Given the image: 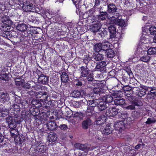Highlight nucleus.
Wrapping results in <instances>:
<instances>
[{
  "instance_id": "obj_64",
  "label": "nucleus",
  "mask_w": 156,
  "mask_h": 156,
  "mask_svg": "<svg viewBox=\"0 0 156 156\" xmlns=\"http://www.w3.org/2000/svg\"><path fill=\"white\" fill-rule=\"evenodd\" d=\"M141 145V144H139L136 145L135 147V148L136 149H138L140 148V146Z\"/></svg>"
},
{
  "instance_id": "obj_14",
  "label": "nucleus",
  "mask_w": 156,
  "mask_h": 156,
  "mask_svg": "<svg viewBox=\"0 0 156 156\" xmlns=\"http://www.w3.org/2000/svg\"><path fill=\"white\" fill-rule=\"evenodd\" d=\"M47 128L50 130L54 131L57 128V125L55 121H48L47 124Z\"/></svg>"
},
{
  "instance_id": "obj_28",
  "label": "nucleus",
  "mask_w": 156,
  "mask_h": 156,
  "mask_svg": "<svg viewBox=\"0 0 156 156\" xmlns=\"http://www.w3.org/2000/svg\"><path fill=\"white\" fill-rule=\"evenodd\" d=\"M108 49V48L107 50H105L106 51L105 52L104 51V52L106 53V56L108 58H113L115 56V54L114 50L112 49Z\"/></svg>"
},
{
  "instance_id": "obj_40",
  "label": "nucleus",
  "mask_w": 156,
  "mask_h": 156,
  "mask_svg": "<svg viewBox=\"0 0 156 156\" xmlns=\"http://www.w3.org/2000/svg\"><path fill=\"white\" fill-rule=\"evenodd\" d=\"M80 91L77 90H74L71 94L72 96L75 98L80 97Z\"/></svg>"
},
{
  "instance_id": "obj_32",
  "label": "nucleus",
  "mask_w": 156,
  "mask_h": 156,
  "mask_svg": "<svg viewBox=\"0 0 156 156\" xmlns=\"http://www.w3.org/2000/svg\"><path fill=\"white\" fill-rule=\"evenodd\" d=\"M108 23L110 24H117V23L118 22V18H115V17H113V16L112 17H111L110 18H109V17H108Z\"/></svg>"
},
{
  "instance_id": "obj_31",
  "label": "nucleus",
  "mask_w": 156,
  "mask_h": 156,
  "mask_svg": "<svg viewBox=\"0 0 156 156\" xmlns=\"http://www.w3.org/2000/svg\"><path fill=\"white\" fill-rule=\"evenodd\" d=\"M61 80L62 82L66 83L68 81L69 77L67 74L65 72H63L61 75Z\"/></svg>"
},
{
  "instance_id": "obj_46",
  "label": "nucleus",
  "mask_w": 156,
  "mask_h": 156,
  "mask_svg": "<svg viewBox=\"0 0 156 156\" xmlns=\"http://www.w3.org/2000/svg\"><path fill=\"white\" fill-rule=\"evenodd\" d=\"M156 120L153 117L149 118L147 119L146 123L147 124H150L155 122Z\"/></svg>"
},
{
  "instance_id": "obj_56",
  "label": "nucleus",
  "mask_w": 156,
  "mask_h": 156,
  "mask_svg": "<svg viewBox=\"0 0 156 156\" xmlns=\"http://www.w3.org/2000/svg\"><path fill=\"white\" fill-rule=\"evenodd\" d=\"M73 106L76 108H78L79 107L80 103L79 102H75L73 104Z\"/></svg>"
},
{
  "instance_id": "obj_25",
  "label": "nucleus",
  "mask_w": 156,
  "mask_h": 156,
  "mask_svg": "<svg viewBox=\"0 0 156 156\" xmlns=\"http://www.w3.org/2000/svg\"><path fill=\"white\" fill-rule=\"evenodd\" d=\"M101 26L99 24H97L91 26L90 30L91 31L93 32H96L98 31L101 28Z\"/></svg>"
},
{
  "instance_id": "obj_33",
  "label": "nucleus",
  "mask_w": 156,
  "mask_h": 156,
  "mask_svg": "<svg viewBox=\"0 0 156 156\" xmlns=\"http://www.w3.org/2000/svg\"><path fill=\"white\" fill-rule=\"evenodd\" d=\"M8 110L5 108H3L0 110V117H5L8 114Z\"/></svg>"
},
{
  "instance_id": "obj_34",
  "label": "nucleus",
  "mask_w": 156,
  "mask_h": 156,
  "mask_svg": "<svg viewBox=\"0 0 156 156\" xmlns=\"http://www.w3.org/2000/svg\"><path fill=\"white\" fill-rule=\"evenodd\" d=\"M109 32L111 34V36H112L116 33V29L114 25H110L108 27Z\"/></svg>"
},
{
  "instance_id": "obj_58",
  "label": "nucleus",
  "mask_w": 156,
  "mask_h": 156,
  "mask_svg": "<svg viewBox=\"0 0 156 156\" xmlns=\"http://www.w3.org/2000/svg\"><path fill=\"white\" fill-rule=\"evenodd\" d=\"M92 96H91L90 95V94H87L85 95V98L86 99V100H87L88 98L89 99H90L92 98Z\"/></svg>"
},
{
  "instance_id": "obj_50",
  "label": "nucleus",
  "mask_w": 156,
  "mask_h": 156,
  "mask_svg": "<svg viewBox=\"0 0 156 156\" xmlns=\"http://www.w3.org/2000/svg\"><path fill=\"white\" fill-rule=\"evenodd\" d=\"M31 31H29L27 34L24 33V36L26 37H30L32 36L33 34V33Z\"/></svg>"
},
{
  "instance_id": "obj_10",
  "label": "nucleus",
  "mask_w": 156,
  "mask_h": 156,
  "mask_svg": "<svg viewBox=\"0 0 156 156\" xmlns=\"http://www.w3.org/2000/svg\"><path fill=\"white\" fill-rule=\"evenodd\" d=\"M115 129L121 132L124 130L125 126L123 121H121L115 122L114 124Z\"/></svg>"
},
{
  "instance_id": "obj_17",
  "label": "nucleus",
  "mask_w": 156,
  "mask_h": 156,
  "mask_svg": "<svg viewBox=\"0 0 156 156\" xmlns=\"http://www.w3.org/2000/svg\"><path fill=\"white\" fill-rule=\"evenodd\" d=\"M117 8L115 5L113 3H111L108 5L107 11L110 13L114 14Z\"/></svg>"
},
{
  "instance_id": "obj_11",
  "label": "nucleus",
  "mask_w": 156,
  "mask_h": 156,
  "mask_svg": "<svg viewBox=\"0 0 156 156\" xmlns=\"http://www.w3.org/2000/svg\"><path fill=\"white\" fill-rule=\"evenodd\" d=\"M6 122L9 125V127L11 129L15 128L16 126V125L14 121V118L11 116H8L6 119Z\"/></svg>"
},
{
  "instance_id": "obj_39",
  "label": "nucleus",
  "mask_w": 156,
  "mask_h": 156,
  "mask_svg": "<svg viewBox=\"0 0 156 156\" xmlns=\"http://www.w3.org/2000/svg\"><path fill=\"white\" fill-rule=\"evenodd\" d=\"M0 79L2 80L8 81L9 80V77L8 74L5 73L0 75Z\"/></svg>"
},
{
  "instance_id": "obj_13",
  "label": "nucleus",
  "mask_w": 156,
  "mask_h": 156,
  "mask_svg": "<svg viewBox=\"0 0 156 156\" xmlns=\"http://www.w3.org/2000/svg\"><path fill=\"white\" fill-rule=\"evenodd\" d=\"M25 113L24 112L22 113L21 115H15L14 117V121L16 124H20L24 120V118H25Z\"/></svg>"
},
{
  "instance_id": "obj_42",
  "label": "nucleus",
  "mask_w": 156,
  "mask_h": 156,
  "mask_svg": "<svg viewBox=\"0 0 156 156\" xmlns=\"http://www.w3.org/2000/svg\"><path fill=\"white\" fill-rule=\"evenodd\" d=\"M10 133L12 136L15 137L19 134V132L17 129H13L11 130Z\"/></svg>"
},
{
  "instance_id": "obj_41",
  "label": "nucleus",
  "mask_w": 156,
  "mask_h": 156,
  "mask_svg": "<svg viewBox=\"0 0 156 156\" xmlns=\"http://www.w3.org/2000/svg\"><path fill=\"white\" fill-rule=\"evenodd\" d=\"M150 33L153 35L156 34V27L154 26H152L149 28V30Z\"/></svg>"
},
{
  "instance_id": "obj_57",
  "label": "nucleus",
  "mask_w": 156,
  "mask_h": 156,
  "mask_svg": "<svg viewBox=\"0 0 156 156\" xmlns=\"http://www.w3.org/2000/svg\"><path fill=\"white\" fill-rule=\"evenodd\" d=\"M112 95L115 98H119L120 96V95L119 94L118 92H115L113 93Z\"/></svg>"
},
{
  "instance_id": "obj_48",
  "label": "nucleus",
  "mask_w": 156,
  "mask_h": 156,
  "mask_svg": "<svg viewBox=\"0 0 156 156\" xmlns=\"http://www.w3.org/2000/svg\"><path fill=\"white\" fill-rule=\"evenodd\" d=\"M32 86V88H34V90H38L41 88V85L38 83L37 84L35 83V84L33 85Z\"/></svg>"
},
{
  "instance_id": "obj_37",
  "label": "nucleus",
  "mask_w": 156,
  "mask_h": 156,
  "mask_svg": "<svg viewBox=\"0 0 156 156\" xmlns=\"http://www.w3.org/2000/svg\"><path fill=\"white\" fill-rule=\"evenodd\" d=\"M86 116L85 114L81 112H76L74 114V117H78L80 119H82Z\"/></svg>"
},
{
  "instance_id": "obj_30",
  "label": "nucleus",
  "mask_w": 156,
  "mask_h": 156,
  "mask_svg": "<svg viewBox=\"0 0 156 156\" xmlns=\"http://www.w3.org/2000/svg\"><path fill=\"white\" fill-rule=\"evenodd\" d=\"M114 102L115 105H122L125 103V100L121 98H118L114 100Z\"/></svg>"
},
{
  "instance_id": "obj_21",
  "label": "nucleus",
  "mask_w": 156,
  "mask_h": 156,
  "mask_svg": "<svg viewBox=\"0 0 156 156\" xmlns=\"http://www.w3.org/2000/svg\"><path fill=\"white\" fill-rule=\"evenodd\" d=\"M140 48H139L138 49L139 51L142 53V54H143V53H144L145 52H147V50L148 46L147 43H142L140 42Z\"/></svg>"
},
{
  "instance_id": "obj_59",
  "label": "nucleus",
  "mask_w": 156,
  "mask_h": 156,
  "mask_svg": "<svg viewBox=\"0 0 156 156\" xmlns=\"http://www.w3.org/2000/svg\"><path fill=\"white\" fill-rule=\"evenodd\" d=\"M126 71L129 76H130L132 74L131 71L129 69H128Z\"/></svg>"
},
{
  "instance_id": "obj_4",
  "label": "nucleus",
  "mask_w": 156,
  "mask_h": 156,
  "mask_svg": "<svg viewBox=\"0 0 156 156\" xmlns=\"http://www.w3.org/2000/svg\"><path fill=\"white\" fill-rule=\"evenodd\" d=\"M94 103L95 104L99 109L101 111L104 110L108 107V104L104 102L102 100L97 99L93 100Z\"/></svg>"
},
{
  "instance_id": "obj_55",
  "label": "nucleus",
  "mask_w": 156,
  "mask_h": 156,
  "mask_svg": "<svg viewBox=\"0 0 156 156\" xmlns=\"http://www.w3.org/2000/svg\"><path fill=\"white\" fill-rule=\"evenodd\" d=\"M87 80L89 81H92L93 80V76L92 75L90 74L88 76Z\"/></svg>"
},
{
  "instance_id": "obj_61",
  "label": "nucleus",
  "mask_w": 156,
  "mask_h": 156,
  "mask_svg": "<svg viewBox=\"0 0 156 156\" xmlns=\"http://www.w3.org/2000/svg\"><path fill=\"white\" fill-rule=\"evenodd\" d=\"M14 108L15 109L17 108V111H19L20 110V106L17 105L15 104L14 105Z\"/></svg>"
},
{
  "instance_id": "obj_51",
  "label": "nucleus",
  "mask_w": 156,
  "mask_h": 156,
  "mask_svg": "<svg viewBox=\"0 0 156 156\" xmlns=\"http://www.w3.org/2000/svg\"><path fill=\"white\" fill-rule=\"evenodd\" d=\"M91 59L87 55H86L85 57V58L84 59V62L86 64H87L88 63V62L90 61Z\"/></svg>"
},
{
  "instance_id": "obj_63",
  "label": "nucleus",
  "mask_w": 156,
  "mask_h": 156,
  "mask_svg": "<svg viewBox=\"0 0 156 156\" xmlns=\"http://www.w3.org/2000/svg\"><path fill=\"white\" fill-rule=\"evenodd\" d=\"M96 138L98 139L99 140H103V139L104 137L102 136H97L96 137Z\"/></svg>"
},
{
  "instance_id": "obj_19",
  "label": "nucleus",
  "mask_w": 156,
  "mask_h": 156,
  "mask_svg": "<svg viewBox=\"0 0 156 156\" xmlns=\"http://www.w3.org/2000/svg\"><path fill=\"white\" fill-rule=\"evenodd\" d=\"M107 117L103 115L98 117L96 120V124L97 125H101L104 123L106 121Z\"/></svg>"
},
{
  "instance_id": "obj_3",
  "label": "nucleus",
  "mask_w": 156,
  "mask_h": 156,
  "mask_svg": "<svg viewBox=\"0 0 156 156\" xmlns=\"http://www.w3.org/2000/svg\"><path fill=\"white\" fill-rule=\"evenodd\" d=\"M109 43L108 42H105L102 43H99L94 45V50L96 52L105 51L109 48Z\"/></svg>"
},
{
  "instance_id": "obj_45",
  "label": "nucleus",
  "mask_w": 156,
  "mask_h": 156,
  "mask_svg": "<svg viewBox=\"0 0 156 156\" xmlns=\"http://www.w3.org/2000/svg\"><path fill=\"white\" fill-rule=\"evenodd\" d=\"M104 55L100 53L97 54L95 57V59L97 61L101 60L103 58Z\"/></svg>"
},
{
  "instance_id": "obj_26",
  "label": "nucleus",
  "mask_w": 156,
  "mask_h": 156,
  "mask_svg": "<svg viewBox=\"0 0 156 156\" xmlns=\"http://www.w3.org/2000/svg\"><path fill=\"white\" fill-rule=\"evenodd\" d=\"M113 99V98L111 95H105L102 98V100L107 103L112 102Z\"/></svg>"
},
{
  "instance_id": "obj_16",
  "label": "nucleus",
  "mask_w": 156,
  "mask_h": 156,
  "mask_svg": "<svg viewBox=\"0 0 156 156\" xmlns=\"http://www.w3.org/2000/svg\"><path fill=\"white\" fill-rule=\"evenodd\" d=\"M9 100V96L6 93H0V101L2 103H4Z\"/></svg>"
},
{
  "instance_id": "obj_62",
  "label": "nucleus",
  "mask_w": 156,
  "mask_h": 156,
  "mask_svg": "<svg viewBox=\"0 0 156 156\" xmlns=\"http://www.w3.org/2000/svg\"><path fill=\"white\" fill-rule=\"evenodd\" d=\"M4 140V136L0 133V143L2 142Z\"/></svg>"
},
{
  "instance_id": "obj_44",
  "label": "nucleus",
  "mask_w": 156,
  "mask_h": 156,
  "mask_svg": "<svg viewBox=\"0 0 156 156\" xmlns=\"http://www.w3.org/2000/svg\"><path fill=\"white\" fill-rule=\"evenodd\" d=\"M118 22L117 23V25L121 27H124L125 24V22L124 20L118 19Z\"/></svg>"
},
{
  "instance_id": "obj_2",
  "label": "nucleus",
  "mask_w": 156,
  "mask_h": 156,
  "mask_svg": "<svg viewBox=\"0 0 156 156\" xmlns=\"http://www.w3.org/2000/svg\"><path fill=\"white\" fill-rule=\"evenodd\" d=\"M88 105L87 109L85 112V115L87 117H90L94 113V108L96 106L95 104L94 103L93 100H88Z\"/></svg>"
},
{
  "instance_id": "obj_23",
  "label": "nucleus",
  "mask_w": 156,
  "mask_h": 156,
  "mask_svg": "<svg viewBox=\"0 0 156 156\" xmlns=\"http://www.w3.org/2000/svg\"><path fill=\"white\" fill-rule=\"evenodd\" d=\"M147 87H145V88L142 87L136 88L137 90L138 91L137 94L138 96L142 97L145 95L146 91H147Z\"/></svg>"
},
{
  "instance_id": "obj_20",
  "label": "nucleus",
  "mask_w": 156,
  "mask_h": 156,
  "mask_svg": "<svg viewBox=\"0 0 156 156\" xmlns=\"http://www.w3.org/2000/svg\"><path fill=\"white\" fill-rule=\"evenodd\" d=\"M81 76L83 77L87 76L89 73V70L87 67L82 66L80 69Z\"/></svg>"
},
{
  "instance_id": "obj_29",
  "label": "nucleus",
  "mask_w": 156,
  "mask_h": 156,
  "mask_svg": "<svg viewBox=\"0 0 156 156\" xmlns=\"http://www.w3.org/2000/svg\"><path fill=\"white\" fill-rule=\"evenodd\" d=\"M48 139L49 142H55L57 140V136L56 133H52L49 135Z\"/></svg>"
},
{
  "instance_id": "obj_35",
  "label": "nucleus",
  "mask_w": 156,
  "mask_h": 156,
  "mask_svg": "<svg viewBox=\"0 0 156 156\" xmlns=\"http://www.w3.org/2000/svg\"><path fill=\"white\" fill-rule=\"evenodd\" d=\"M148 54L152 55L156 54V48L151 47L148 49L146 52Z\"/></svg>"
},
{
  "instance_id": "obj_54",
  "label": "nucleus",
  "mask_w": 156,
  "mask_h": 156,
  "mask_svg": "<svg viewBox=\"0 0 156 156\" xmlns=\"http://www.w3.org/2000/svg\"><path fill=\"white\" fill-rule=\"evenodd\" d=\"M123 89L125 91H128L131 90V88L129 86H126L124 87Z\"/></svg>"
},
{
  "instance_id": "obj_38",
  "label": "nucleus",
  "mask_w": 156,
  "mask_h": 156,
  "mask_svg": "<svg viewBox=\"0 0 156 156\" xmlns=\"http://www.w3.org/2000/svg\"><path fill=\"white\" fill-rule=\"evenodd\" d=\"M35 84V82L33 81H30L24 85V87L27 89H29L30 88H32V86L33 85Z\"/></svg>"
},
{
  "instance_id": "obj_15",
  "label": "nucleus",
  "mask_w": 156,
  "mask_h": 156,
  "mask_svg": "<svg viewBox=\"0 0 156 156\" xmlns=\"http://www.w3.org/2000/svg\"><path fill=\"white\" fill-rule=\"evenodd\" d=\"M132 105H130L126 107V108L127 109L133 110L135 109V106H140L142 105V103L140 101H133L132 102Z\"/></svg>"
},
{
  "instance_id": "obj_1",
  "label": "nucleus",
  "mask_w": 156,
  "mask_h": 156,
  "mask_svg": "<svg viewBox=\"0 0 156 156\" xmlns=\"http://www.w3.org/2000/svg\"><path fill=\"white\" fill-rule=\"evenodd\" d=\"M34 154L36 156H48L46 145L40 144L34 148Z\"/></svg>"
},
{
  "instance_id": "obj_47",
  "label": "nucleus",
  "mask_w": 156,
  "mask_h": 156,
  "mask_svg": "<svg viewBox=\"0 0 156 156\" xmlns=\"http://www.w3.org/2000/svg\"><path fill=\"white\" fill-rule=\"evenodd\" d=\"M147 90L150 92L151 93L155 95V92H156V88L155 87H147Z\"/></svg>"
},
{
  "instance_id": "obj_60",
  "label": "nucleus",
  "mask_w": 156,
  "mask_h": 156,
  "mask_svg": "<svg viewBox=\"0 0 156 156\" xmlns=\"http://www.w3.org/2000/svg\"><path fill=\"white\" fill-rule=\"evenodd\" d=\"M38 102V101L35 99H33L31 101V104L34 105H35L36 103Z\"/></svg>"
},
{
  "instance_id": "obj_24",
  "label": "nucleus",
  "mask_w": 156,
  "mask_h": 156,
  "mask_svg": "<svg viewBox=\"0 0 156 156\" xmlns=\"http://www.w3.org/2000/svg\"><path fill=\"white\" fill-rule=\"evenodd\" d=\"M91 120L89 119L83 121L82 123V126L83 129H87L88 128L89 126L91 125Z\"/></svg>"
},
{
  "instance_id": "obj_53",
  "label": "nucleus",
  "mask_w": 156,
  "mask_h": 156,
  "mask_svg": "<svg viewBox=\"0 0 156 156\" xmlns=\"http://www.w3.org/2000/svg\"><path fill=\"white\" fill-rule=\"evenodd\" d=\"M80 97H83L85 96L86 92L83 90H81L80 92Z\"/></svg>"
},
{
  "instance_id": "obj_22",
  "label": "nucleus",
  "mask_w": 156,
  "mask_h": 156,
  "mask_svg": "<svg viewBox=\"0 0 156 156\" xmlns=\"http://www.w3.org/2000/svg\"><path fill=\"white\" fill-rule=\"evenodd\" d=\"M22 76L16 77L14 78L15 84L17 86L23 85L24 83V80L22 79Z\"/></svg>"
},
{
  "instance_id": "obj_7",
  "label": "nucleus",
  "mask_w": 156,
  "mask_h": 156,
  "mask_svg": "<svg viewBox=\"0 0 156 156\" xmlns=\"http://www.w3.org/2000/svg\"><path fill=\"white\" fill-rule=\"evenodd\" d=\"M74 147L76 148L83 151L86 152L92 150L94 149L93 147H91L90 145L81 144L79 143L75 144Z\"/></svg>"
},
{
  "instance_id": "obj_36",
  "label": "nucleus",
  "mask_w": 156,
  "mask_h": 156,
  "mask_svg": "<svg viewBox=\"0 0 156 156\" xmlns=\"http://www.w3.org/2000/svg\"><path fill=\"white\" fill-rule=\"evenodd\" d=\"M107 17V12H100L99 15V18L102 20H105Z\"/></svg>"
},
{
  "instance_id": "obj_9",
  "label": "nucleus",
  "mask_w": 156,
  "mask_h": 156,
  "mask_svg": "<svg viewBox=\"0 0 156 156\" xmlns=\"http://www.w3.org/2000/svg\"><path fill=\"white\" fill-rule=\"evenodd\" d=\"M106 65V63L104 61H101L98 62L96 66L93 70V71H98L101 72H104L106 71L105 66Z\"/></svg>"
},
{
  "instance_id": "obj_8",
  "label": "nucleus",
  "mask_w": 156,
  "mask_h": 156,
  "mask_svg": "<svg viewBox=\"0 0 156 156\" xmlns=\"http://www.w3.org/2000/svg\"><path fill=\"white\" fill-rule=\"evenodd\" d=\"M119 110L115 106L109 107L106 110L105 114L108 117H114L118 114Z\"/></svg>"
},
{
  "instance_id": "obj_43",
  "label": "nucleus",
  "mask_w": 156,
  "mask_h": 156,
  "mask_svg": "<svg viewBox=\"0 0 156 156\" xmlns=\"http://www.w3.org/2000/svg\"><path fill=\"white\" fill-rule=\"evenodd\" d=\"M150 59V57L147 55H145L141 57L140 60L144 62H148Z\"/></svg>"
},
{
  "instance_id": "obj_6",
  "label": "nucleus",
  "mask_w": 156,
  "mask_h": 156,
  "mask_svg": "<svg viewBox=\"0 0 156 156\" xmlns=\"http://www.w3.org/2000/svg\"><path fill=\"white\" fill-rule=\"evenodd\" d=\"M23 10L26 12H36L38 13L39 11L35 9L34 6L33 5L30 3L28 2H25L24 4H23Z\"/></svg>"
},
{
  "instance_id": "obj_18",
  "label": "nucleus",
  "mask_w": 156,
  "mask_h": 156,
  "mask_svg": "<svg viewBox=\"0 0 156 156\" xmlns=\"http://www.w3.org/2000/svg\"><path fill=\"white\" fill-rule=\"evenodd\" d=\"M48 77L44 74L41 75L38 79V83L42 84H46L48 83Z\"/></svg>"
},
{
  "instance_id": "obj_27",
  "label": "nucleus",
  "mask_w": 156,
  "mask_h": 156,
  "mask_svg": "<svg viewBox=\"0 0 156 156\" xmlns=\"http://www.w3.org/2000/svg\"><path fill=\"white\" fill-rule=\"evenodd\" d=\"M27 28V25L24 24H19L16 27V29L20 31L24 32L25 31Z\"/></svg>"
},
{
  "instance_id": "obj_12",
  "label": "nucleus",
  "mask_w": 156,
  "mask_h": 156,
  "mask_svg": "<svg viewBox=\"0 0 156 156\" xmlns=\"http://www.w3.org/2000/svg\"><path fill=\"white\" fill-rule=\"evenodd\" d=\"M113 131V129L109 124L104 126L101 129L102 135H108L111 133Z\"/></svg>"
},
{
  "instance_id": "obj_5",
  "label": "nucleus",
  "mask_w": 156,
  "mask_h": 156,
  "mask_svg": "<svg viewBox=\"0 0 156 156\" xmlns=\"http://www.w3.org/2000/svg\"><path fill=\"white\" fill-rule=\"evenodd\" d=\"M148 33V29L146 27H142V35L141 38L142 43H148L149 42V36L147 35Z\"/></svg>"
},
{
  "instance_id": "obj_52",
  "label": "nucleus",
  "mask_w": 156,
  "mask_h": 156,
  "mask_svg": "<svg viewBox=\"0 0 156 156\" xmlns=\"http://www.w3.org/2000/svg\"><path fill=\"white\" fill-rule=\"evenodd\" d=\"M59 127L61 129L66 130L68 128L66 125L65 124L59 126Z\"/></svg>"
},
{
  "instance_id": "obj_49",
  "label": "nucleus",
  "mask_w": 156,
  "mask_h": 156,
  "mask_svg": "<svg viewBox=\"0 0 156 156\" xmlns=\"http://www.w3.org/2000/svg\"><path fill=\"white\" fill-rule=\"evenodd\" d=\"M101 89L99 88H95L93 89V91L96 94H100L101 91Z\"/></svg>"
}]
</instances>
